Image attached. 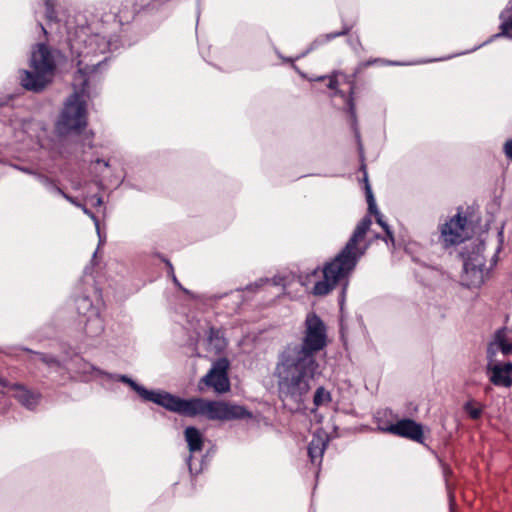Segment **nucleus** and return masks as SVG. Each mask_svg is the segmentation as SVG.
Instances as JSON below:
<instances>
[{
  "label": "nucleus",
  "mask_w": 512,
  "mask_h": 512,
  "mask_svg": "<svg viewBox=\"0 0 512 512\" xmlns=\"http://www.w3.org/2000/svg\"><path fill=\"white\" fill-rule=\"evenodd\" d=\"M327 345L326 326L314 313L307 315L301 346L286 348L278 357L273 376L279 397L300 404L320 374L314 353Z\"/></svg>",
  "instance_id": "f257e3e1"
},
{
  "label": "nucleus",
  "mask_w": 512,
  "mask_h": 512,
  "mask_svg": "<svg viewBox=\"0 0 512 512\" xmlns=\"http://www.w3.org/2000/svg\"><path fill=\"white\" fill-rule=\"evenodd\" d=\"M144 400L152 401L167 410L185 416H205L209 420L231 421L251 417L245 407L225 401H210L203 398L183 399L165 391L147 390L136 382L122 377Z\"/></svg>",
  "instance_id": "f03ea898"
},
{
  "label": "nucleus",
  "mask_w": 512,
  "mask_h": 512,
  "mask_svg": "<svg viewBox=\"0 0 512 512\" xmlns=\"http://www.w3.org/2000/svg\"><path fill=\"white\" fill-rule=\"evenodd\" d=\"M371 225L369 218H364L356 227L344 250L322 270V279L317 280L311 292L322 296L328 294L355 266L357 257L362 253L356 246L363 240Z\"/></svg>",
  "instance_id": "7ed1b4c3"
},
{
  "label": "nucleus",
  "mask_w": 512,
  "mask_h": 512,
  "mask_svg": "<svg viewBox=\"0 0 512 512\" xmlns=\"http://www.w3.org/2000/svg\"><path fill=\"white\" fill-rule=\"evenodd\" d=\"M462 258L463 272L461 281L467 287L481 286L488 278L489 271L496 262L495 253L491 251L487 255L484 242L478 240L465 246Z\"/></svg>",
  "instance_id": "20e7f679"
},
{
  "label": "nucleus",
  "mask_w": 512,
  "mask_h": 512,
  "mask_svg": "<svg viewBox=\"0 0 512 512\" xmlns=\"http://www.w3.org/2000/svg\"><path fill=\"white\" fill-rule=\"evenodd\" d=\"M55 66L50 49L44 44H38L31 51L29 70L20 73L21 85L27 90H42L53 80Z\"/></svg>",
  "instance_id": "39448f33"
},
{
  "label": "nucleus",
  "mask_w": 512,
  "mask_h": 512,
  "mask_svg": "<svg viewBox=\"0 0 512 512\" xmlns=\"http://www.w3.org/2000/svg\"><path fill=\"white\" fill-rule=\"evenodd\" d=\"M87 98L82 90L67 99L56 124V130L60 135L78 133L86 127Z\"/></svg>",
  "instance_id": "423d86ee"
},
{
  "label": "nucleus",
  "mask_w": 512,
  "mask_h": 512,
  "mask_svg": "<svg viewBox=\"0 0 512 512\" xmlns=\"http://www.w3.org/2000/svg\"><path fill=\"white\" fill-rule=\"evenodd\" d=\"M229 362L225 358L217 360L210 371L201 379L198 385L199 391H203L202 384L212 387L217 393H225L230 389V382L227 376Z\"/></svg>",
  "instance_id": "0eeeda50"
},
{
  "label": "nucleus",
  "mask_w": 512,
  "mask_h": 512,
  "mask_svg": "<svg viewBox=\"0 0 512 512\" xmlns=\"http://www.w3.org/2000/svg\"><path fill=\"white\" fill-rule=\"evenodd\" d=\"M468 236L466 219L456 215L441 228V238L445 245H454L462 242Z\"/></svg>",
  "instance_id": "6e6552de"
},
{
  "label": "nucleus",
  "mask_w": 512,
  "mask_h": 512,
  "mask_svg": "<svg viewBox=\"0 0 512 512\" xmlns=\"http://www.w3.org/2000/svg\"><path fill=\"white\" fill-rule=\"evenodd\" d=\"M379 429L417 442H422L423 439L422 426L411 419H403L394 424L379 427Z\"/></svg>",
  "instance_id": "1a4fd4ad"
},
{
  "label": "nucleus",
  "mask_w": 512,
  "mask_h": 512,
  "mask_svg": "<svg viewBox=\"0 0 512 512\" xmlns=\"http://www.w3.org/2000/svg\"><path fill=\"white\" fill-rule=\"evenodd\" d=\"M487 370L490 381L496 386L512 385V363H502L501 359H488Z\"/></svg>",
  "instance_id": "9d476101"
},
{
  "label": "nucleus",
  "mask_w": 512,
  "mask_h": 512,
  "mask_svg": "<svg viewBox=\"0 0 512 512\" xmlns=\"http://www.w3.org/2000/svg\"><path fill=\"white\" fill-rule=\"evenodd\" d=\"M500 354L502 356L512 354V331L500 330L495 334L493 340L490 342L487 349V358L500 359Z\"/></svg>",
  "instance_id": "9b49d317"
},
{
  "label": "nucleus",
  "mask_w": 512,
  "mask_h": 512,
  "mask_svg": "<svg viewBox=\"0 0 512 512\" xmlns=\"http://www.w3.org/2000/svg\"><path fill=\"white\" fill-rule=\"evenodd\" d=\"M82 47L80 48V56L86 58L97 53H104L108 49V42L104 36L99 34L82 33Z\"/></svg>",
  "instance_id": "f8f14e48"
},
{
  "label": "nucleus",
  "mask_w": 512,
  "mask_h": 512,
  "mask_svg": "<svg viewBox=\"0 0 512 512\" xmlns=\"http://www.w3.org/2000/svg\"><path fill=\"white\" fill-rule=\"evenodd\" d=\"M5 388L15 390V397L28 408L34 407L38 403L39 396L32 393L18 385H9L4 379L0 377V392H4Z\"/></svg>",
  "instance_id": "ddd939ff"
},
{
  "label": "nucleus",
  "mask_w": 512,
  "mask_h": 512,
  "mask_svg": "<svg viewBox=\"0 0 512 512\" xmlns=\"http://www.w3.org/2000/svg\"><path fill=\"white\" fill-rule=\"evenodd\" d=\"M365 182H366L365 183V190H366V198H367V202H368V210H369V212L371 214L375 215L377 223L386 231V233L389 236L390 240L393 241L392 233H391L388 225L385 222H383L382 216H381L380 212L377 209L375 198L373 196L371 187H370L367 179H365Z\"/></svg>",
  "instance_id": "4468645a"
},
{
  "label": "nucleus",
  "mask_w": 512,
  "mask_h": 512,
  "mask_svg": "<svg viewBox=\"0 0 512 512\" xmlns=\"http://www.w3.org/2000/svg\"><path fill=\"white\" fill-rule=\"evenodd\" d=\"M184 434L190 452L193 453L202 449L203 435L198 429L195 427H187Z\"/></svg>",
  "instance_id": "2eb2a0df"
},
{
  "label": "nucleus",
  "mask_w": 512,
  "mask_h": 512,
  "mask_svg": "<svg viewBox=\"0 0 512 512\" xmlns=\"http://www.w3.org/2000/svg\"><path fill=\"white\" fill-rule=\"evenodd\" d=\"M325 440L320 436H315L310 442L308 453L313 463L320 462L325 450Z\"/></svg>",
  "instance_id": "dca6fc26"
},
{
  "label": "nucleus",
  "mask_w": 512,
  "mask_h": 512,
  "mask_svg": "<svg viewBox=\"0 0 512 512\" xmlns=\"http://www.w3.org/2000/svg\"><path fill=\"white\" fill-rule=\"evenodd\" d=\"M502 35H507L508 30H512V0L500 14Z\"/></svg>",
  "instance_id": "f3484780"
},
{
  "label": "nucleus",
  "mask_w": 512,
  "mask_h": 512,
  "mask_svg": "<svg viewBox=\"0 0 512 512\" xmlns=\"http://www.w3.org/2000/svg\"><path fill=\"white\" fill-rule=\"evenodd\" d=\"M225 347H226V341L222 337V335H220L218 332L212 333V335L210 336L209 341H208V350L217 354V353L221 352L222 350H224Z\"/></svg>",
  "instance_id": "a211bd4d"
},
{
  "label": "nucleus",
  "mask_w": 512,
  "mask_h": 512,
  "mask_svg": "<svg viewBox=\"0 0 512 512\" xmlns=\"http://www.w3.org/2000/svg\"><path fill=\"white\" fill-rule=\"evenodd\" d=\"M330 401H331L330 392L327 391L324 387L317 388V390L315 391V394H314V399H313L314 405L317 407L324 406V405L329 404Z\"/></svg>",
  "instance_id": "6ab92c4d"
},
{
  "label": "nucleus",
  "mask_w": 512,
  "mask_h": 512,
  "mask_svg": "<svg viewBox=\"0 0 512 512\" xmlns=\"http://www.w3.org/2000/svg\"><path fill=\"white\" fill-rule=\"evenodd\" d=\"M465 411L469 414V416L473 419H478L481 415L482 409L473 401H469L464 406Z\"/></svg>",
  "instance_id": "aec40b11"
},
{
  "label": "nucleus",
  "mask_w": 512,
  "mask_h": 512,
  "mask_svg": "<svg viewBox=\"0 0 512 512\" xmlns=\"http://www.w3.org/2000/svg\"><path fill=\"white\" fill-rule=\"evenodd\" d=\"M275 285V286H285V278L283 276H275L272 279H260L258 282H256L257 286H262L264 283H269Z\"/></svg>",
  "instance_id": "412c9836"
},
{
  "label": "nucleus",
  "mask_w": 512,
  "mask_h": 512,
  "mask_svg": "<svg viewBox=\"0 0 512 512\" xmlns=\"http://www.w3.org/2000/svg\"><path fill=\"white\" fill-rule=\"evenodd\" d=\"M67 199L74 205H76L77 207H80L82 209V211L88 215L94 222L95 224V227H96V231L99 233V223H98V220L97 218L94 216V214H92L84 205H81L77 202H75L73 199L67 197Z\"/></svg>",
  "instance_id": "4be33fe9"
},
{
  "label": "nucleus",
  "mask_w": 512,
  "mask_h": 512,
  "mask_svg": "<svg viewBox=\"0 0 512 512\" xmlns=\"http://www.w3.org/2000/svg\"><path fill=\"white\" fill-rule=\"evenodd\" d=\"M90 203L92 206H102L103 205V200L100 196H93L90 198Z\"/></svg>",
  "instance_id": "5701e85b"
},
{
  "label": "nucleus",
  "mask_w": 512,
  "mask_h": 512,
  "mask_svg": "<svg viewBox=\"0 0 512 512\" xmlns=\"http://www.w3.org/2000/svg\"><path fill=\"white\" fill-rule=\"evenodd\" d=\"M505 153L507 157L512 159V140H509L505 144Z\"/></svg>",
  "instance_id": "b1692460"
},
{
  "label": "nucleus",
  "mask_w": 512,
  "mask_h": 512,
  "mask_svg": "<svg viewBox=\"0 0 512 512\" xmlns=\"http://www.w3.org/2000/svg\"><path fill=\"white\" fill-rule=\"evenodd\" d=\"M337 85H338V81H337V74H334V75L330 78V81H329L328 87H329L330 89H335Z\"/></svg>",
  "instance_id": "393cba45"
},
{
  "label": "nucleus",
  "mask_w": 512,
  "mask_h": 512,
  "mask_svg": "<svg viewBox=\"0 0 512 512\" xmlns=\"http://www.w3.org/2000/svg\"><path fill=\"white\" fill-rule=\"evenodd\" d=\"M98 163H99V164H100V163H103V165H104V166H106V167L108 166V163H107L106 161H98Z\"/></svg>",
  "instance_id": "a878e982"
}]
</instances>
